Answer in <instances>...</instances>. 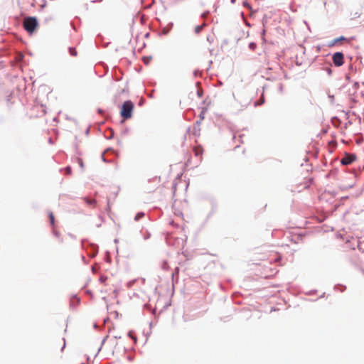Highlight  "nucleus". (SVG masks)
Listing matches in <instances>:
<instances>
[{
  "label": "nucleus",
  "mask_w": 364,
  "mask_h": 364,
  "mask_svg": "<svg viewBox=\"0 0 364 364\" xmlns=\"http://www.w3.org/2000/svg\"><path fill=\"white\" fill-rule=\"evenodd\" d=\"M134 108V103L127 100L125 101L121 108L120 114L124 119H130L132 116V112Z\"/></svg>",
  "instance_id": "nucleus-1"
},
{
  "label": "nucleus",
  "mask_w": 364,
  "mask_h": 364,
  "mask_svg": "<svg viewBox=\"0 0 364 364\" xmlns=\"http://www.w3.org/2000/svg\"><path fill=\"white\" fill-rule=\"evenodd\" d=\"M37 26L38 21L35 17H27L24 18L23 28L27 32L32 33Z\"/></svg>",
  "instance_id": "nucleus-2"
},
{
  "label": "nucleus",
  "mask_w": 364,
  "mask_h": 364,
  "mask_svg": "<svg viewBox=\"0 0 364 364\" xmlns=\"http://www.w3.org/2000/svg\"><path fill=\"white\" fill-rule=\"evenodd\" d=\"M356 160V156L353 154H345L344 156L341 159V163L342 165H350Z\"/></svg>",
  "instance_id": "nucleus-3"
},
{
  "label": "nucleus",
  "mask_w": 364,
  "mask_h": 364,
  "mask_svg": "<svg viewBox=\"0 0 364 364\" xmlns=\"http://www.w3.org/2000/svg\"><path fill=\"white\" fill-rule=\"evenodd\" d=\"M343 54L340 52L335 53L333 55V62L336 66H341L344 63Z\"/></svg>",
  "instance_id": "nucleus-4"
},
{
  "label": "nucleus",
  "mask_w": 364,
  "mask_h": 364,
  "mask_svg": "<svg viewBox=\"0 0 364 364\" xmlns=\"http://www.w3.org/2000/svg\"><path fill=\"white\" fill-rule=\"evenodd\" d=\"M193 151L196 157L198 158L200 161H202L203 154L204 152V149L200 145L195 146L193 149Z\"/></svg>",
  "instance_id": "nucleus-5"
},
{
  "label": "nucleus",
  "mask_w": 364,
  "mask_h": 364,
  "mask_svg": "<svg viewBox=\"0 0 364 364\" xmlns=\"http://www.w3.org/2000/svg\"><path fill=\"white\" fill-rule=\"evenodd\" d=\"M353 39V38H347L343 36H341L340 38L333 39L330 43L329 46H331V47L333 46L336 45L338 43H339L340 41H346V43H350Z\"/></svg>",
  "instance_id": "nucleus-6"
},
{
  "label": "nucleus",
  "mask_w": 364,
  "mask_h": 364,
  "mask_svg": "<svg viewBox=\"0 0 364 364\" xmlns=\"http://www.w3.org/2000/svg\"><path fill=\"white\" fill-rule=\"evenodd\" d=\"M49 218H50V223L51 224V225H54V223H55V218H54V215L52 212L49 213Z\"/></svg>",
  "instance_id": "nucleus-7"
},
{
  "label": "nucleus",
  "mask_w": 364,
  "mask_h": 364,
  "mask_svg": "<svg viewBox=\"0 0 364 364\" xmlns=\"http://www.w3.org/2000/svg\"><path fill=\"white\" fill-rule=\"evenodd\" d=\"M69 52H70V54L73 56V57H75L77 56V50H75V48H70L69 49Z\"/></svg>",
  "instance_id": "nucleus-8"
},
{
  "label": "nucleus",
  "mask_w": 364,
  "mask_h": 364,
  "mask_svg": "<svg viewBox=\"0 0 364 364\" xmlns=\"http://www.w3.org/2000/svg\"><path fill=\"white\" fill-rule=\"evenodd\" d=\"M144 213H138L136 216H135V220L136 221H138L141 218H144Z\"/></svg>",
  "instance_id": "nucleus-9"
},
{
  "label": "nucleus",
  "mask_w": 364,
  "mask_h": 364,
  "mask_svg": "<svg viewBox=\"0 0 364 364\" xmlns=\"http://www.w3.org/2000/svg\"><path fill=\"white\" fill-rule=\"evenodd\" d=\"M85 201L88 204V205H94L95 203V200L94 199H88V198H85Z\"/></svg>",
  "instance_id": "nucleus-10"
},
{
  "label": "nucleus",
  "mask_w": 364,
  "mask_h": 364,
  "mask_svg": "<svg viewBox=\"0 0 364 364\" xmlns=\"http://www.w3.org/2000/svg\"><path fill=\"white\" fill-rule=\"evenodd\" d=\"M203 26H204V25H200V26H196V28H195L196 32V33L200 32L201 30L203 29Z\"/></svg>",
  "instance_id": "nucleus-11"
},
{
  "label": "nucleus",
  "mask_w": 364,
  "mask_h": 364,
  "mask_svg": "<svg viewBox=\"0 0 364 364\" xmlns=\"http://www.w3.org/2000/svg\"><path fill=\"white\" fill-rule=\"evenodd\" d=\"M65 173L68 175H70L72 173V169L71 167L68 166L65 168Z\"/></svg>",
  "instance_id": "nucleus-12"
},
{
  "label": "nucleus",
  "mask_w": 364,
  "mask_h": 364,
  "mask_svg": "<svg viewBox=\"0 0 364 364\" xmlns=\"http://www.w3.org/2000/svg\"><path fill=\"white\" fill-rule=\"evenodd\" d=\"M61 343H62L61 350H63L64 349V348L65 347V338H62Z\"/></svg>",
  "instance_id": "nucleus-13"
},
{
  "label": "nucleus",
  "mask_w": 364,
  "mask_h": 364,
  "mask_svg": "<svg viewBox=\"0 0 364 364\" xmlns=\"http://www.w3.org/2000/svg\"><path fill=\"white\" fill-rule=\"evenodd\" d=\"M255 47H256V44L255 43H252L250 44V48L251 49H255Z\"/></svg>",
  "instance_id": "nucleus-14"
},
{
  "label": "nucleus",
  "mask_w": 364,
  "mask_h": 364,
  "mask_svg": "<svg viewBox=\"0 0 364 364\" xmlns=\"http://www.w3.org/2000/svg\"><path fill=\"white\" fill-rule=\"evenodd\" d=\"M78 161H79L80 166L82 168L83 167V162H82V159H78Z\"/></svg>",
  "instance_id": "nucleus-15"
},
{
  "label": "nucleus",
  "mask_w": 364,
  "mask_h": 364,
  "mask_svg": "<svg viewBox=\"0 0 364 364\" xmlns=\"http://www.w3.org/2000/svg\"><path fill=\"white\" fill-rule=\"evenodd\" d=\"M105 279H106V278H104V277H100V281H101L102 282H104L105 281Z\"/></svg>",
  "instance_id": "nucleus-16"
},
{
  "label": "nucleus",
  "mask_w": 364,
  "mask_h": 364,
  "mask_svg": "<svg viewBox=\"0 0 364 364\" xmlns=\"http://www.w3.org/2000/svg\"><path fill=\"white\" fill-rule=\"evenodd\" d=\"M261 105V103H259V102H255V105Z\"/></svg>",
  "instance_id": "nucleus-17"
},
{
  "label": "nucleus",
  "mask_w": 364,
  "mask_h": 364,
  "mask_svg": "<svg viewBox=\"0 0 364 364\" xmlns=\"http://www.w3.org/2000/svg\"><path fill=\"white\" fill-rule=\"evenodd\" d=\"M263 102H264V100H259V103H261V104H262V103H263Z\"/></svg>",
  "instance_id": "nucleus-18"
}]
</instances>
